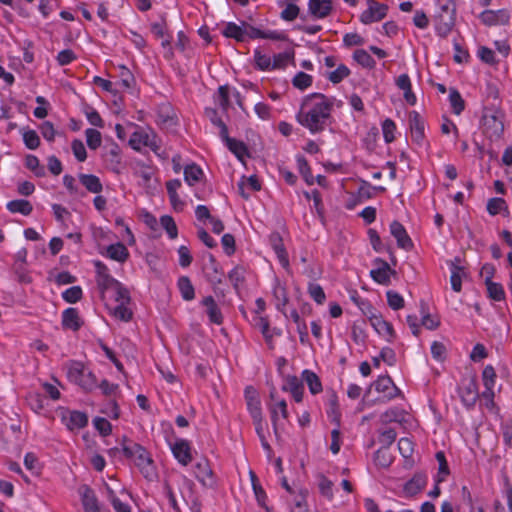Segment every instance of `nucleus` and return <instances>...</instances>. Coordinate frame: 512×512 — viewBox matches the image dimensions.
Listing matches in <instances>:
<instances>
[{
    "instance_id": "nucleus-1",
    "label": "nucleus",
    "mask_w": 512,
    "mask_h": 512,
    "mask_svg": "<svg viewBox=\"0 0 512 512\" xmlns=\"http://www.w3.org/2000/svg\"><path fill=\"white\" fill-rule=\"evenodd\" d=\"M332 102L322 93H312L303 102L302 109L297 114V121L312 133L324 130L330 118Z\"/></svg>"
},
{
    "instance_id": "nucleus-2",
    "label": "nucleus",
    "mask_w": 512,
    "mask_h": 512,
    "mask_svg": "<svg viewBox=\"0 0 512 512\" xmlns=\"http://www.w3.org/2000/svg\"><path fill=\"white\" fill-rule=\"evenodd\" d=\"M122 451L125 457L134 459L135 465L146 479L153 480L156 477L154 462L149 452L142 445L134 442L123 444Z\"/></svg>"
},
{
    "instance_id": "nucleus-3",
    "label": "nucleus",
    "mask_w": 512,
    "mask_h": 512,
    "mask_svg": "<svg viewBox=\"0 0 512 512\" xmlns=\"http://www.w3.org/2000/svg\"><path fill=\"white\" fill-rule=\"evenodd\" d=\"M222 34L238 42H248L256 38V27L246 21H241L240 24L228 22L223 27Z\"/></svg>"
},
{
    "instance_id": "nucleus-4",
    "label": "nucleus",
    "mask_w": 512,
    "mask_h": 512,
    "mask_svg": "<svg viewBox=\"0 0 512 512\" xmlns=\"http://www.w3.org/2000/svg\"><path fill=\"white\" fill-rule=\"evenodd\" d=\"M67 374L71 381L75 382L86 391H92L97 387L95 375L87 370L80 362H73Z\"/></svg>"
},
{
    "instance_id": "nucleus-5",
    "label": "nucleus",
    "mask_w": 512,
    "mask_h": 512,
    "mask_svg": "<svg viewBox=\"0 0 512 512\" xmlns=\"http://www.w3.org/2000/svg\"><path fill=\"white\" fill-rule=\"evenodd\" d=\"M367 6V10L363 11L360 16L362 23L370 24L385 18L388 11L386 4H380L376 0H367Z\"/></svg>"
},
{
    "instance_id": "nucleus-6",
    "label": "nucleus",
    "mask_w": 512,
    "mask_h": 512,
    "mask_svg": "<svg viewBox=\"0 0 512 512\" xmlns=\"http://www.w3.org/2000/svg\"><path fill=\"white\" fill-rule=\"evenodd\" d=\"M233 92V96L236 98V101L239 106H242V102L240 99V93L235 89H232L228 85L220 86L217 92L214 94V102L216 106H218L223 113H226L228 108L231 105V94Z\"/></svg>"
},
{
    "instance_id": "nucleus-7",
    "label": "nucleus",
    "mask_w": 512,
    "mask_h": 512,
    "mask_svg": "<svg viewBox=\"0 0 512 512\" xmlns=\"http://www.w3.org/2000/svg\"><path fill=\"white\" fill-rule=\"evenodd\" d=\"M372 387H374L377 392L384 393L386 400H391L401 393L399 388L394 385L392 379L387 375L379 376L378 379L370 385L369 390Z\"/></svg>"
},
{
    "instance_id": "nucleus-8",
    "label": "nucleus",
    "mask_w": 512,
    "mask_h": 512,
    "mask_svg": "<svg viewBox=\"0 0 512 512\" xmlns=\"http://www.w3.org/2000/svg\"><path fill=\"white\" fill-rule=\"evenodd\" d=\"M480 19L487 26L505 25L509 22V13L507 10H485L480 14Z\"/></svg>"
},
{
    "instance_id": "nucleus-9",
    "label": "nucleus",
    "mask_w": 512,
    "mask_h": 512,
    "mask_svg": "<svg viewBox=\"0 0 512 512\" xmlns=\"http://www.w3.org/2000/svg\"><path fill=\"white\" fill-rule=\"evenodd\" d=\"M390 232L395 237L399 248L405 250H411L413 248V242L400 222L393 221L390 224Z\"/></svg>"
},
{
    "instance_id": "nucleus-10",
    "label": "nucleus",
    "mask_w": 512,
    "mask_h": 512,
    "mask_svg": "<svg viewBox=\"0 0 512 512\" xmlns=\"http://www.w3.org/2000/svg\"><path fill=\"white\" fill-rule=\"evenodd\" d=\"M409 126L411 130L412 140L421 144L424 140L425 134V126L424 121L422 120L420 114L416 111H412L409 115Z\"/></svg>"
},
{
    "instance_id": "nucleus-11",
    "label": "nucleus",
    "mask_w": 512,
    "mask_h": 512,
    "mask_svg": "<svg viewBox=\"0 0 512 512\" xmlns=\"http://www.w3.org/2000/svg\"><path fill=\"white\" fill-rule=\"evenodd\" d=\"M172 453L179 463L186 466L191 460L190 446L187 440L178 439L174 444H170Z\"/></svg>"
},
{
    "instance_id": "nucleus-12",
    "label": "nucleus",
    "mask_w": 512,
    "mask_h": 512,
    "mask_svg": "<svg viewBox=\"0 0 512 512\" xmlns=\"http://www.w3.org/2000/svg\"><path fill=\"white\" fill-rule=\"evenodd\" d=\"M368 314L369 320L374 329L380 335L389 336L388 341H391L395 336L392 325L389 322L385 321L381 315H377L373 313L371 310L368 312Z\"/></svg>"
},
{
    "instance_id": "nucleus-13",
    "label": "nucleus",
    "mask_w": 512,
    "mask_h": 512,
    "mask_svg": "<svg viewBox=\"0 0 512 512\" xmlns=\"http://www.w3.org/2000/svg\"><path fill=\"white\" fill-rule=\"evenodd\" d=\"M269 242H270V245L272 246V248L274 249L275 253L277 254L279 262L281 263L283 268L288 269V267H289L288 254L284 247L282 236L278 232H273L269 236Z\"/></svg>"
},
{
    "instance_id": "nucleus-14",
    "label": "nucleus",
    "mask_w": 512,
    "mask_h": 512,
    "mask_svg": "<svg viewBox=\"0 0 512 512\" xmlns=\"http://www.w3.org/2000/svg\"><path fill=\"white\" fill-rule=\"evenodd\" d=\"M455 25V14L438 13L435 16V26L441 37H446Z\"/></svg>"
},
{
    "instance_id": "nucleus-15",
    "label": "nucleus",
    "mask_w": 512,
    "mask_h": 512,
    "mask_svg": "<svg viewBox=\"0 0 512 512\" xmlns=\"http://www.w3.org/2000/svg\"><path fill=\"white\" fill-rule=\"evenodd\" d=\"M375 264L378 265L377 269H373L370 272V276L374 281L379 284L388 285L390 284L389 271L390 265L381 258L375 259Z\"/></svg>"
},
{
    "instance_id": "nucleus-16",
    "label": "nucleus",
    "mask_w": 512,
    "mask_h": 512,
    "mask_svg": "<svg viewBox=\"0 0 512 512\" xmlns=\"http://www.w3.org/2000/svg\"><path fill=\"white\" fill-rule=\"evenodd\" d=\"M62 326L65 329L77 331L81 328L82 322L76 308H67L62 312Z\"/></svg>"
},
{
    "instance_id": "nucleus-17",
    "label": "nucleus",
    "mask_w": 512,
    "mask_h": 512,
    "mask_svg": "<svg viewBox=\"0 0 512 512\" xmlns=\"http://www.w3.org/2000/svg\"><path fill=\"white\" fill-rule=\"evenodd\" d=\"M427 477L424 473H416L405 485L404 492L407 496L418 494L426 485Z\"/></svg>"
},
{
    "instance_id": "nucleus-18",
    "label": "nucleus",
    "mask_w": 512,
    "mask_h": 512,
    "mask_svg": "<svg viewBox=\"0 0 512 512\" xmlns=\"http://www.w3.org/2000/svg\"><path fill=\"white\" fill-rule=\"evenodd\" d=\"M80 494L84 512L100 510L98 499L94 491L89 486H82L80 488Z\"/></svg>"
},
{
    "instance_id": "nucleus-19",
    "label": "nucleus",
    "mask_w": 512,
    "mask_h": 512,
    "mask_svg": "<svg viewBox=\"0 0 512 512\" xmlns=\"http://www.w3.org/2000/svg\"><path fill=\"white\" fill-rule=\"evenodd\" d=\"M228 149L235 154V156L243 163L245 164V157H250V154L248 152V149L246 145L241 142L237 141L236 139L230 138L227 134V137L221 138Z\"/></svg>"
},
{
    "instance_id": "nucleus-20",
    "label": "nucleus",
    "mask_w": 512,
    "mask_h": 512,
    "mask_svg": "<svg viewBox=\"0 0 512 512\" xmlns=\"http://www.w3.org/2000/svg\"><path fill=\"white\" fill-rule=\"evenodd\" d=\"M309 11L317 18L327 17L332 11V0H309Z\"/></svg>"
},
{
    "instance_id": "nucleus-21",
    "label": "nucleus",
    "mask_w": 512,
    "mask_h": 512,
    "mask_svg": "<svg viewBox=\"0 0 512 512\" xmlns=\"http://www.w3.org/2000/svg\"><path fill=\"white\" fill-rule=\"evenodd\" d=\"M460 397L466 406L475 404L478 398L477 384L474 379H470L466 386L460 390Z\"/></svg>"
},
{
    "instance_id": "nucleus-22",
    "label": "nucleus",
    "mask_w": 512,
    "mask_h": 512,
    "mask_svg": "<svg viewBox=\"0 0 512 512\" xmlns=\"http://www.w3.org/2000/svg\"><path fill=\"white\" fill-rule=\"evenodd\" d=\"M69 430L81 429L88 424V416L81 411H71L68 418H64Z\"/></svg>"
},
{
    "instance_id": "nucleus-23",
    "label": "nucleus",
    "mask_w": 512,
    "mask_h": 512,
    "mask_svg": "<svg viewBox=\"0 0 512 512\" xmlns=\"http://www.w3.org/2000/svg\"><path fill=\"white\" fill-rule=\"evenodd\" d=\"M284 390L290 391L296 402H301L303 397V384L297 376H288L283 386Z\"/></svg>"
},
{
    "instance_id": "nucleus-24",
    "label": "nucleus",
    "mask_w": 512,
    "mask_h": 512,
    "mask_svg": "<svg viewBox=\"0 0 512 512\" xmlns=\"http://www.w3.org/2000/svg\"><path fill=\"white\" fill-rule=\"evenodd\" d=\"M80 183L91 193L98 194L102 192L103 185L96 175L93 174H79Z\"/></svg>"
},
{
    "instance_id": "nucleus-25",
    "label": "nucleus",
    "mask_w": 512,
    "mask_h": 512,
    "mask_svg": "<svg viewBox=\"0 0 512 512\" xmlns=\"http://www.w3.org/2000/svg\"><path fill=\"white\" fill-rule=\"evenodd\" d=\"M205 115L210 120V122L219 129V136L221 138L227 137L228 128L226 124L223 122L222 118L219 116L216 108H206Z\"/></svg>"
},
{
    "instance_id": "nucleus-26",
    "label": "nucleus",
    "mask_w": 512,
    "mask_h": 512,
    "mask_svg": "<svg viewBox=\"0 0 512 512\" xmlns=\"http://www.w3.org/2000/svg\"><path fill=\"white\" fill-rule=\"evenodd\" d=\"M107 256L115 261L124 262L129 256L128 249L122 243L111 244L106 249Z\"/></svg>"
},
{
    "instance_id": "nucleus-27",
    "label": "nucleus",
    "mask_w": 512,
    "mask_h": 512,
    "mask_svg": "<svg viewBox=\"0 0 512 512\" xmlns=\"http://www.w3.org/2000/svg\"><path fill=\"white\" fill-rule=\"evenodd\" d=\"M6 207L11 213H20L24 216L31 214L33 210L32 204L25 199H16L9 201Z\"/></svg>"
},
{
    "instance_id": "nucleus-28",
    "label": "nucleus",
    "mask_w": 512,
    "mask_h": 512,
    "mask_svg": "<svg viewBox=\"0 0 512 512\" xmlns=\"http://www.w3.org/2000/svg\"><path fill=\"white\" fill-rule=\"evenodd\" d=\"M210 264L206 267V276L212 284H219L222 282L223 273L219 270V264L216 262L212 254L209 255Z\"/></svg>"
},
{
    "instance_id": "nucleus-29",
    "label": "nucleus",
    "mask_w": 512,
    "mask_h": 512,
    "mask_svg": "<svg viewBox=\"0 0 512 512\" xmlns=\"http://www.w3.org/2000/svg\"><path fill=\"white\" fill-rule=\"evenodd\" d=\"M203 304L207 307V314L211 322L215 324L222 323V315L217 307L215 300L212 296L205 297L203 300Z\"/></svg>"
},
{
    "instance_id": "nucleus-30",
    "label": "nucleus",
    "mask_w": 512,
    "mask_h": 512,
    "mask_svg": "<svg viewBox=\"0 0 512 512\" xmlns=\"http://www.w3.org/2000/svg\"><path fill=\"white\" fill-rule=\"evenodd\" d=\"M202 176V169L195 163L189 164L184 168V179L190 186L199 182Z\"/></svg>"
},
{
    "instance_id": "nucleus-31",
    "label": "nucleus",
    "mask_w": 512,
    "mask_h": 512,
    "mask_svg": "<svg viewBox=\"0 0 512 512\" xmlns=\"http://www.w3.org/2000/svg\"><path fill=\"white\" fill-rule=\"evenodd\" d=\"M303 380L307 383L309 390L312 394H317L322 391V384L319 377L310 370L302 372Z\"/></svg>"
},
{
    "instance_id": "nucleus-32",
    "label": "nucleus",
    "mask_w": 512,
    "mask_h": 512,
    "mask_svg": "<svg viewBox=\"0 0 512 512\" xmlns=\"http://www.w3.org/2000/svg\"><path fill=\"white\" fill-rule=\"evenodd\" d=\"M178 288L184 300L190 301L194 299L195 292L194 287L187 276H181L178 279Z\"/></svg>"
},
{
    "instance_id": "nucleus-33",
    "label": "nucleus",
    "mask_w": 512,
    "mask_h": 512,
    "mask_svg": "<svg viewBox=\"0 0 512 512\" xmlns=\"http://www.w3.org/2000/svg\"><path fill=\"white\" fill-rule=\"evenodd\" d=\"M487 211L491 215H496L500 212H504L505 215H509V209L506 201L503 198H491L487 203Z\"/></svg>"
},
{
    "instance_id": "nucleus-34",
    "label": "nucleus",
    "mask_w": 512,
    "mask_h": 512,
    "mask_svg": "<svg viewBox=\"0 0 512 512\" xmlns=\"http://www.w3.org/2000/svg\"><path fill=\"white\" fill-rule=\"evenodd\" d=\"M247 409L251 414L253 420L256 419V389L249 385L245 388L244 393Z\"/></svg>"
},
{
    "instance_id": "nucleus-35",
    "label": "nucleus",
    "mask_w": 512,
    "mask_h": 512,
    "mask_svg": "<svg viewBox=\"0 0 512 512\" xmlns=\"http://www.w3.org/2000/svg\"><path fill=\"white\" fill-rule=\"evenodd\" d=\"M463 268L458 266L456 263H452V271H451V277L450 282L452 289L455 292H460L462 288V276L464 275Z\"/></svg>"
},
{
    "instance_id": "nucleus-36",
    "label": "nucleus",
    "mask_w": 512,
    "mask_h": 512,
    "mask_svg": "<svg viewBox=\"0 0 512 512\" xmlns=\"http://www.w3.org/2000/svg\"><path fill=\"white\" fill-rule=\"evenodd\" d=\"M374 462L376 465L387 468L392 463V456L389 452V448L381 447L375 452Z\"/></svg>"
},
{
    "instance_id": "nucleus-37",
    "label": "nucleus",
    "mask_w": 512,
    "mask_h": 512,
    "mask_svg": "<svg viewBox=\"0 0 512 512\" xmlns=\"http://www.w3.org/2000/svg\"><path fill=\"white\" fill-rule=\"evenodd\" d=\"M353 58L357 63L365 68H373L376 64L371 55L364 49H358L354 52Z\"/></svg>"
},
{
    "instance_id": "nucleus-38",
    "label": "nucleus",
    "mask_w": 512,
    "mask_h": 512,
    "mask_svg": "<svg viewBox=\"0 0 512 512\" xmlns=\"http://www.w3.org/2000/svg\"><path fill=\"white\" fill-rule=\"evenodd\" d=\"M380 420L383 424H388L391 422L401 423L404 420V413L398 408H392L384 412L380 416Z\"/></svg>"
},
{
    "instance_id": "nucleus-39",
    "label": "nucleus",
    "mask_w": 512,
    "mask_h": 512,
    "mask_svg": "<svg viewBox=\"0 0 512 512\" xmlns=\"http://www.w3.org/2000/svg\"><path fill=\"white\" fill-rule=\"evenodd\" d=\"M488 296L495 301H502L505 299V292L501 284L488 281L486 284Z\"/></svg>"
},
{
    "instance_id": "nucleus-40",
    "label": "nucleus",
    "mask_w": 512,
    "mask_h": 512,
    "mask_svg": "<svg viewBox=\"0 0 512 512\" xmlns=\"http://www.w3.org/2000/svg\"><path fill=\"white\" fill-rule=\"evenodd\" d=\"M96 282L102 295H104L107 290H113L119 283V281L113 278L110 274L97 277Z\"/></svg>"
},
{
    "instance_id": "nucleus-41",
    "label": "nucleus",
    "mask_w": 512,
    "mask_h": 512,
    "mask_svg": "<svg viewBox=\"0 0 512 512\" xmlns=\"http://www.w3.org/2000/svg\"><path fill=\"white\" fill-rule=\"evenodd\" d=\"M25 165L37 177H43L45 175V168L40 165L39 159L36 156L28 155L25 159Z\"/></svg>"
},
{
    "instance_id": "nucleus-42",
    "label": "nucleus",
    "mask_w": 512,
    "mask_h": 512,
    "mask_svg": "<svg viewBox=\"0 0 512 512\" xmlns=\"http://www.w3.org/2000/svg\"><path fill=\"white\" fill-rule=\"evenodd\" d=\"M450 104L452 106L453 112L459 115L465 108V102L462 99L460 93L456 89L450 90L449 95Z\"/></svg>"
},
{
    "instance_id": "nucleus-43",
    "label": "nucleus",
    "mask_w": 512,
    "mask_h": 512,
    "mask_svg": "<svg viewBox=\"0 0 512 512\" xmlns=\"http://www.w3.org/2000/svg\"><path fill=\"white\" fill-rule=\"evenodd\" d=\"M85 135L87 145L90 149L96 150L101 145L102 137L98 130L89 128L85 131Z\"/></svg>"
},
{
    "instance_id": "nucleus-44",
    "label": "nucleus",
    "mask_w": 512,
    "mask_h": 512,
    "mask_svg": "<svg viewBox=\"0 0 512 512\" xmlns=\"http://www.w3.org/2000/svg\"><path fill=\"white\" fill-rule=\"evenodd\" d=\"M160 224L161 226L166 230L168 236L171 239H174L178 235L177 226L175 224L174 219L169 215H163L160 218Z\"/></svg>"
},
{
    "instance_id": "nucleus-45",
    "label": "nucleus",
    "mask_w": 512,
    "mask_h": 512,
    "mask_svg": "<svg viewBox=\"0 0 512 512\" xmlns=\"http://www.w3.org/2000/svg\"><path fill=\"white\" fill-rule=\"evenodd\" d=\"M292 84L299 90H304L311 86L312 76L304 72H298L292 79Z\"/></svg>"
},
{
    "instance_id": "nucleus-46",
    "label": "nucleus",
    "mask_w": 512,
    "mask_h": 512,
    "mask_svg": "<svg viewBox=\"0 0 512 512\" xmlns=\"http://www.w3.org/2000/svg\"><path fill=\"white\" fill-rule=\"evenodd\" d=\"M83 292L80 286H72L62 293V298L67 303H76L82 298Z\"/></svg>"
},
{
    "instance_id": "nucleus-47",
    "label": "nucleus",
    "mask_w": 512,
    "mask_h": 512,
    "mask_svg": "<svg viewBox=\"0 0 512 512\" xmlns=\"http://www.w3.org/2000/svg\"><path fill=\"white\" fill-rule=\"evenodd\" d=\"M318 478H319L318 487H319L320 493L327 499L331 500L333 498V490H332L333 482L330 481L327 477H325L322 474L319 475Z\"/></svg>"
},
{
    "instance_id": "nucleus-48",
    "label": "nucleus",
    "mask_w": 512,
    "mask_h": 512,
    "mask_svg": "<svg viewBox=\"0 0 512 512\" xmlns=\"http://www.w3.org/2000/svg\"><path fill=\"white\" fill-rule=\"evenodd\" d=\"M350 74V70L347 66L341 64L337 67L336 70L332 71L328 75V79L334 83H340L344 78L348 77Z\"/></svg>"
},
{
    "instance_id": "nucleus-49",
    "label": "nucleus",
    "mask_w": 512,
    "mask_h": 512,
    "mask_svg": "<svg viewBox=\"0 0 512 512\" xmlns=\"http://www.w3.org/2000/svg\"><path fill=\"white\" fill-rule=\"evenodd\" d=\"M436 460L438 461V464H439V469H438L439 476L437 478V483H441L442 481H444V477L449 474V468H448V464H447L444 452H442V451L437 452Z\"/></svg>"
},
{
    "instance_id": "nucleus-50",
    "label": "nucleus",
    "mask_w": 512,
    "mask_h": 512,
    "mask_svg": "<svg viewBox=\"0 0 512 512\" xmlns=\"http://www.w3.org/2000/svg\"><path fill=\"white\" fill-rule=\"evenodd\" d=\"M294 52H283L277 55H274L272 68H284L288 62L293 61Z\"/></svg>"
},
{
    "instance_id": "nucleus-51",
    "label": "nucleus",
    "mask_w": 512,
    "mask_h": 512,
    "mask_svg": "<svg viewBox=\"0 0 512 512\" xmlns=\"http://www.w3.org/2000/svg\"><path fill=\"white\" fill-rule=\"evenodd\" d=\"M23 141L26 147L31 150H35L40 145V138L34 130L24 131Z\"/></svg>"
},
{
    "instance_id": "nucleus-52",
    "label": "nucleus",
    "mask_w": 512,
    "mask_h": 512,
    "mask_svg": "<svg viewBox=\"0 0 512 512\" xmlns=\"http://www.w3.org/2000/svg\"><path fill=\"white\" fill-rule=\"evenodd\" d=\"M297 164L299 171L303 178L305 179V181L307 182V184L312 185L314 182V178L312 176L311 169L306 159L304 157H298Z\"/></svg>"
},
{
    "instance_id": "nucleus-53",
    "label": "nucleus",
    "mask_w": 512,
    "mask_h": 512,
    "mask_svg": "<svg viewBox=\"0 0 512 512\" xmlns=\"http://www.w3.org/2000/svg\"><path fill=\"white\" fill-rule=\"evenodd\" d=\"M386 295L388 305L390 308H392L393 310H399L404 307V299L399 293L390 290L386 293Z\"/></svg>"
},
{
    "instance_id": "nucleus-54",
    "label": "nucleus",
    "mask_w": 512,
    "mask_h": 512,
    "mask_svg": "<svg viewBox=\"0 0 512 512\" xmlns=\"http://www.w3.org/2000/svg\"><path fill=\"white\" fill-rule=\"evenodd\" d=\"M93 425H94L95 429L98 430L102 436H107L112 431V426H111L110 422L107 419L102 418V417L94 418Z\"/></svg>"
},
{
    "instance_id": "nucleus-55",
    "label": "nucleus",
    "mask_w": 512,
    "mask_h": 512,
    "mask_svg": "<svg viewBox=\"0 0 512 512\" xmlns=\"http://www.w3.org/2000/svg\"><path fill=\"white\" fill-rule=\"evenodd\" d=\"M308 293L318 304H322L326 299L323 288L318 284L310 283L308 286Z\"/></svg>"
},
{
    "instance_id": "nucleus-56",
    "label": "nucleus",
    "mask_w": 512,
    "mask_h": 512,
    "mask_svg": "<svg viewBox=\"0 0 512 512\" xmlns=\"http://www.w3.org/2000/svg\"><path fill=\"white\" fill-rule=\"evenodd\" d=\"M71 146H72V151H73L75 158L79 162L85 161L87 158V152H86V148H85L83 142L79 139H75L72 141Z\"/></svg>"
},
{
    "instance_id": "nucleus-57",
    "label": "nucleus",
    "mask_w": 512,
    "mask_h": 512,
    "mask_svg": "<svg viewBox=\"0 0 512 512\" xmlns=\"http://www.w3.org/2000/svg\"><path fill=\"white\" fill-rule=\"evenodd\" d=\"M238 189H239V192H240L241 196L244 199H249L250 198V194L246 190L250 189L252 191H256V174H252L248 178V184H245L244 182H240L238 184Z\"/></svg>"
},
{
    "instance_id": "nucleus-58",
    "label": "nucleus",
    "mask_w": 512,
    "mask_h": 512,
    "mask_svg": "<svg viewBox=\"0 0 512 512\" xmlns=\"http://www.w3.org/2000/svg\"><path fill=\"white\" fill-rule=\"evenodd\" d=\"M108 494L111 500V504L116 512H131L130 506L123 503L114 493L112 489L108 487Z\"/></svg>"
},
{
    "instance_id": "nucleus-59",
    "label": "nucleus",
    "mask_w": 512,
    "mask_h": 512,
    "mask_svg": "<svg viewBox=\"0 0 512 512\" xmlns=\"http://www.w3.org/2000/svg\"><path fill=\"white\" fill-rule=\"evenodd\" d=\"M85 115L92 126L99 128L104 127V121L102 120L100 114L94 108L88 107L85 110Z\"/></svg>"
},
{
    "instance_id": "nucleus-60",
    "label": "nucleus",
    "mask_w": 512,
    "mask_h": 512,
    "mask_svg": "<svg viewBox=\"0 0 512 512\" xmlns=\"http://www.w3.org/2000/svg\"><path fill=\"white\" fill-rule=\"evenodd\" d=\"M113 291L115 292V300L120 302V304H128L130 302L129 291L120 282L114 287Z\"/></svg>"
},
{
    "instance_id": "nucleus-61",
    "label": "nucleus",
    "mask_w": 512,
    "mask_h": 512,
    "mask_svg": "<svg viewBox=\"0 0 512 512\" xmlns=\"http://www.w3.org/2000/svg\"><path fill=\"white\" fill-rule=\"evenodd\" d=\"M113 316L127 322L132 318V312L126 307V304H119L113 309Z\"/></svg>"
},
{
    "instance_id": "nucleus-62",
    "label": "nucleus",
    "mask_w": 512,
    "mask_h": 512,
    "mask_svg": "<svg viewBox=\"0 0 512 512\" xmlns=\"http://www.w3.org/2000/svg\"><path fill=\"white\" fill-rule=\"evenodd\" d=\"M395 123L391 119H386L382 124L383 136L387 143L394 140Z\"/></svg>"
},
{
    "instance_id": "nucleus-63",
    "label": "nucleus",
    "mask_w": 512,
    "mask_h": 512,
    "mask_svg": "<svg viewBox=\"0 0 512 512\" xmlns=\"http://www.w3.org/2000/svg\"><path fill=\"white\" fill-rule=\"evenodd\" d=\"M299 11H300V9L296 4L290 3L281 12V18L286 21H293L299 15Z\"/></svg>"
},
{
    "instance_id": "nucleus-64",
    "label": "nucleus",
    "mask_w": 512,
    "mask_h": 512,
    "mask_svg": "<svg viewBox=\"0 0 512 512\" xmlns=\"http://www.w3.org/2000/svg\"><path fill=\"white\" fill-rule=\"evenodd\" d=\"M398 448L404 458H409L413 453V443L409 438H401L398 442Z\"/></svg>"
}]
</instances>
